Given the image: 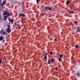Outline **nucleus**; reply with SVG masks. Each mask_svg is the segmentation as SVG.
<instances>
[{
    "label": "nucleus",
    "instance_id": "obj_8",
    "mask_svg": "<svg viewBox=\"0 0 80 80\" xmlns=\"http://www.w3.org/2000/svg\"><path fill=\"white\" fill-rule=\"evenodd\" d=\"M44 60H46L47 59V56H45L44 57Z\"/></svg>",
    "mask_w": 80,
    "mask_h": 80
},
{
    "label": "nucleus",
    "instance_id": "obj_23",
    "mask_svg": "<svg viewBox=\"0 0 80 80\" xmlns=\"http://www.w3.org/2000/svg\"><path fill=\"white\" fill-rule=\"evenodd\" d=\"M76 48H78V45H76Z\"/></svg>",
    "mask_w": 80,
    "mask_h": 80
},
{
    "label": "nucleus",
    "instance_id": "obj_37",
    "mask_svg": "<svg viewBox=\"0 0 80 80\" xmlns=\"http://www.w3.org/2000/svg\"><path fill=\"white\" fill-rule=\"evenodd\" d=\"M6 35H7V34H6Z\"/></svg>",
    "mask_w": 80,
    "mask_h": 80
},
{
    "label": "nucleus",
    "instance_id": "obj_24",
    "mask_svg": "<svg viewBox=\"0 0 80 80\" xmlns=\"http://www.w3.org/2000/svg\"><path fill=\"white\" fill-rule=\"evenodd\" d=\"M74 22L75 24H76V23H77V21H75Z\"/></svg>",
    "mask_w": 80,
    "mask_h": 80
},
{
    "label": "nucleus",
    "instance_id": "obj_26",
    "mask_svg": "<svg viewBox=\"0 0 80 80\" xmlns=\"http://www.w3.org/2000/svg\"><path fill=\"white\" fill-rule=\"evenodd\" d=\"M4 59L5 60H6V57H4Z\"/></svg>",
    "mask_w": 80,
    "mask_h": 80
},
{
    "label": "nucleus",
    "instance_id": "obj_16",
    "mask_svg": "<svg viewBox=\"0 0 80 80\" xmlns=\"http://www.w3.org/2000/svg\"><path fill=\"white\" fill-rule=\"evenodd\" d=\"M15 24L16 25H17V26H18V27H20V25L19 24H16V23H15Z\"/></svg>",
    "mask_w": 80,
    "mask_h": 80
},
{
    "label": "nucleus",
    "instance_id": "obj_19",
    "mask_svg": "<svg viewBox=\"0 0 80 80\" xmlns=\"http://www.w3.org/2000/svg\"><path fill=\"white\" fill-rule=\"evenodd\" d=\"M66 2H67V4H69V1H67Z\"/></svg>",
    "mask_w": 80,
    "mask_h": 80
},
{
    "label": "nucleus",
    "instance_id": "obj_30",
    "mask_svg": "<svg viewBox=\"0 0 80 80\" xmlns=\"http://www.w3.org/2000/svg\"><path fill=\"white\" fill-rule=\"evenodd\" d=\"M47 53H45V56H47Z\"/></svg>",
    "mask_w": 80,
    "mask_h": 80
},
{
    "label": "nucleus",
    "instance_id": "obj_29",
    "mask_svg": "<svg viewBox=\"0 0 80 80\" xmlns=\"http://www.w3.org/2000/svg\"><path fill=\"white\" fill-rule=\"evenodd\" d=\"M4 42H5V40H4L3 41L2 43H4Z\"/></svg>",
    "mask_w": 80,
    "mask_h": 80
},
{
    "label": "nucleus",
    "instance_id": "obj_25",
    "mask_svg": "<svg viewBox=\"0 0 80 80\" xmlns=\"http://www.w3.org/2000/svg\"><path fill=\"white\" fill-rule=\"evenodd\" d=\"M2 1H1V0H0V4H2Z\"/></svg>",
    "mask_w": 80,
    "mask_h": 80
},
{
    "label": "nucleus",
    "instance_id": "obj_20",
    "mask_svg": "<svg viewBox=\"0 0 80 80\" xmlns=\"http://www.w3.org/2000/svg\"><path fill=\"white\" fill-rule=\"evenodd\" d=\"M61 58H62L63 57V54H60V55Z\"/></svg>",
    "mask_w": 80,
    "mask_h": 80
},
{
    "label": "nucleus",
    "instance_id": "obj_34",
    "mask_svg": "<svg viewBox=\"0 0 80 80\" xmlns=\"http://www.w3.org/2000/svg\"><path fill=\"white\" fill-rule=\"evenodd\" d=\"M57 40V39L56 38H55L54 39V40Z\"/></svg>",
    "mask_w": 80,
    "mask_h": 80
},
{
    "label": "nucleus",
    "instance_id": "obj_3",
    "mask_svg": "<svg viewBox=\"0 0 80 80\" xmlns=\"http://www.w3.org/2000/svg\"><path fill=\"white\" fill-rule=\"evenodd\" d=\"M18 17L20 18V17H25V14L23 13H19L18 15Z\"/></svg>",
    "mask_w": 80,
    "mask_h": 80
},
{
    "label": "nucleus",
    "instance_id": "obj_11",
    "mask_svg": "<svg viewBox=\"0 0 80 80\" xmlns=\"http://www.w3.org/2000/svg\"><path fill=\"white\" fill-rule=\"evenodd\" d=\"M10 22H11L12 23H13V19H12L11 20H10Z\"/></svg>",
    "mask_w": 80,
    "mask_h": 80
},
{
    "label": "nucleus",
    "instance_id": "obj_10",
    "mask_svg": "<svg viewBox=\"0 0 80 80\" xmlns=\"http://www.w3.org/2000/svg\"><path fill=\"white\" fill-rule=\"evenodd\" d=\"M54 61H55V59H54L52 58L51 59V62H54Z\"/></svg>",
    "mask_w": 80,
    "mask_h": 80
},
{
    "label": "nucleus",
    "instance_id": "obj_36",
    "mask_svg": "<svg viewBox=\"0 0 80 80\" xmlns=\"http://www.w3.org/2000/svg\"><path fill=\"white\" fill-rule=\"evenodd\" d=\"M27 1H29V0H27Z\"/></svg>",
    "mask_w": 80,
    "mask_h": 80
},
{
    "label": "nucleus",
    "instance_id": "obj_15",
    "mask_svg": "<svg viewBox=\"0 0 80 80\" xmlns=\"http://www.w3.org/2000/svg\"><path fill=\"white\" fill-rule=\"evenodd\" d=\"M77 75L78 77H79L80 76V73H77Z\"/></svg>",
    "mask_w": 80,
    "mask_h": 80
},
{
    "label": "nucleus",
    "instance_id": "obj_14",
    "mask_svg": "<svg viewBox=\"0 0 80 80\" xmlns=\"http://www.w3.org/2000/svg\"><path fill=\"white\" fill-rule=\"evenodd\" d=\"M6 3V1H4L3 2V4L5 5Z\"/></svg>",
    "mask_w": 80,
    "mask_h": 80
},
{
    "label": "nucleus",
    "instance_id": "obj_28",
    "mask_svg": "<svg viewBox=\"0 0 80 80\" xmlns=\"http://www.w3.org/2000/svg\"><path fill=\"white\" fill-rule=\"evenodd\" d=\"M50 55H52V52H50Z\"/></svg>",
    "mask_w": 80,
    "mask_h": 80
},
{
    "label": "nucleus",
    "instance_id": "obj_27",
    "mask_svg": "<svg viewBox=\"0 0 80 80\" xmlns=\"http://www.w3.org/2000/svg\"><path fill=\"white\" fill-rule=\"evenodd\" d=\"M55 70H58V68H55Z\"/></svg>",
    "mask_w": 80,
    "mask_h": 80
},
{
    "label": "nucleus",
    "instance_id": "obj_12",
    "mask_svg": "<svg viewBox=\"0 0 80 80\" xmlns=\"http://www.w3.org/2000/svg\"><path fill=\"white\" fill-rule=\"evenodd\" d=\"M80 32V28H79V27H78V29H77V32Z\"/></svg>",
    "mask_w": 80,
    "mask_h": 80
},
{
    "label": "nucleus",
    "instance_id": "obj_17",
    "mask_svg": "<svg viewBox=\"0 0 80 80\" xmlns=\"http://www.w3.org/2000/svg\"><path fill=\"white\" fill-rule=\"evenodd\" d=\"M48 64H51V63H50V60H49L48 61Z\"/></svg>",
    "mask_w": 80,
    "mask_h": 80
},
{
    "label": "nucleus",
    "instance_id": "obj_5",
    "mask_svg": "<svg viewBox=\"0 0 80 80\" xmlns=\"http://www.w3.org/2000/svg\"><path fill=\"white\" fill-rule=\"evenodd\" d=\"M6 15V16H10V13L7 12H5L3 14V15Z\"/></svg>",
    "mask_w": 80,
    "mask_h": 80
},
{
    "label": "nucleus",
    "instance_id": "obj_33",
    "mask_svg": "<svg viewBox=\"0 0 80 80\" xmlns=\"http://www.w3.org/2000/svg\"><path fill=\"white\" fill-rule=\"evenodd\" d=\"M0 18H1V15H0Z\"/></svg>",
    "mask_w": 80,
    "mask_h": 80
},
{
    "label": "nucleus",
    "instance_id": "obj_6",
    "mask_svg": "<svg viewBox=\"0 0 80 80\" xmlns=\"http://www.w3.org/2000/svg\"><path fill=\"white\" fill-rule=\"evenodd\" d=\"M10 16H4V21H6V20H7V17H9Z\"/></svg>",
    "mask_w": 80,
    "mask_h": 80
},
{
    "label": "nucleus",
    "instance_id": "obj_2",
    "mask_svg": "<svg viewBox=\"0 0 80 80\" xmlns=\"http://www.w3.org/2000/svg\"><path fill=\"white\" fill-rule=\"evenodd\" d=\"M3 31V29H2L0 31V34H1V35H5V34L6 33V32Z\"/></svg>",
    "mask_w": 80,
    "mask_h": 80
},
{
    "label": "nucleus",
    "instance_id": "obj_7",
    "mask_svg": "<svg viewBox=\"0 0 80 80\" xmlns=\"http://www.w3.org/2000/svg\"><path fill=\"white\" fill-rule=\"evenodd\" d=\"M3 39H4V37H2V36H1L0 37V41H1V40H3Z\"/></svg>",
    "mask_w": 80,
    "mask_h": 80
},
{
    "label": "nucleus",
    "instance_id": "obj_18",
    "mask_svg": "<svg viewBox=\"0 0 80 80\" xmlns=\"http://www.w3.org/2000/svg\"><path fill=\"white\" fill-rule=\"evenodd\" d=\"M58 60L59 61H62V59L61 58H60L59 59H58Z\"/></svg>",
    "mask_w": 80,
    "mask_h": 80
},
{
    "label": "nucleus",
    "instance_id": "obj_1",
    "mask_svg": "<svg viewBox=\"0 0 80 80\" xmlns=\"http://www.w3.org/2000/svg\"><path fill=\"white\" fill-rule=\"evenodd\" d=\"M6 30L7 32L8 33H10L11 32V29L10 28L9 26H8V28L6 29Z\"/></svg>",
    "mask_w": 80,
    "mask_h": 80
},
{
    "label": "nucleus",
    "instance_id": "obj_9",
    "mask_svg": "<svg viewBox=\"0 0 80 80\" xmlns=\"http://www.w3.org/2000/svg\"><path fill=\"white\" fill-rule=\"evenodd\" d=\"M69 13H71V14H73L74 13V12H70V11H68Z\"/></svg>",
    "mask_w": 80,
    "mask_h": 80
},
{
    "label": "nucleus",
    "instance_id": "obj_21",
    "mask_svg": "<svg viewBox=\"0 0 80 80\" xmlns=\"http://www.w3.org/2000/svg\"><path fill=\"white\" fill-rule=\"evenodd\" d=\"M2 60L1 59H0V63H2Z\"/></svg>",
    "mask_w": 80,
    "mask_h": 80
},
{
    "label": "nucleus",
    "instance_id": "obj_4",
    "mask_svg": "<svg viewBox=\"0 0 80 80\" xmlns=\"http://www.w3.org/2000/svg\"><path fill=\"white\" fill-rule=\"evenodd\" d=\"M45 10H50L52 9V8H51L49 7H45Z\"/></svg>",
    "mask_w": 80,
    "mask_h": 80
},
{
    "label": "nucleus",
    "instance_id": "obj_22",
    "mask_svg": "<svg viewBox=\"0 0 80 80\" xmlns=\"http://www.w3.org/2000/svg\"><path fill=\"white\" fill-rule=\"evenodd\" d=\"M36 2H37V4H38V0H36Z\"/></svg>",
    "mask_w": 80,
    "mask_h": 80
},
{
    "label": "nucleus",
    "instance_id": "obj_31",
    "mask_svg": "<svg viewBox=\"0 0 80 80\" xmlns=\"http://www.w3.org/2000/svg\"><path fill=\"white\" fill-rule=\"evenodd\" d=\"M8 19H9V20L10 22V18H8Z\"/></svg>",
    "mask_w": 80,
    "mask_h": 80
},
{
    "label": "nucleus",
    "instance_id": "obj_35",
    "mask_svg": "<svg viewBox=\"0 0 80 80\" xmlns=\"http://www.w3.org/2000/svg\"><path fill=\"white\" fill-rule=\"evenodd\" d=\"M71 25L72 26V23H71Z\"/></svg>",
    "mask_w": 80,
    "mask_h": 80
},
{
    "label": "nucleus",
    "instance_id": "obj_13",
    "mask_svg": "<svg viewBox=\"0 0 80 80\" xmlns=\"http://www.w3.org/2000/svg\"><path fill=\"white\" fill-rule=\"evenodd\" d=\"M0 5L2 6V8H3V3H1Z\"/></svg>",
    "mask_w": 80,
    "mask_h": 80
},
{
    "label": "nucleus",
    "instance_id": "obj_32",
    "mask_svg": "<svg viewBox=\"0 0 80 80\" xmlns=\"http://www.w3.org/2000/svg\"><path fill=\"white\" fill-rule=\"evenodd\" d=\"M42 15H43V16H44V14H42Z\"/></svg>",
    "mask_w": 80,
    "mask_h": 80
}]
</instances>
